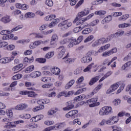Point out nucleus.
<instances>
[{
	"mask_svg": "<svg viewBox=\"0 0 131 131\" xmlns=\"http://www.w3.org/2000/svg\"><path fill=\"white\" fill-rule=\"evenodd\" d=\"M124 86H125V84L123 82H118L115 83L111 85L110 88L107 90L106 94V95H110V94H112V93L115 92V91H116V90L119 88L116 92V95H118L123 91Z\"/></svg>",
	"mask_w": 131,
	"mask_h": 131,
	"instance_id": "nucleus-1",
	"label": "nucleus"
},
{
	"mask_svg": "<svg viewBox=\"0 0 131 131\" xmlns=\"http://www.w3.org/2000/svg\"><path fill=\"white\" fill-rule=\"evenodd\" d=\"M95 15L94 13H91L89 14L88 16H87L85 17L84 18H79L78 17H76V18L74 19V20L73 21V23L74 24H76V25H80V24H82V23H83L84 22H86L88 20H90V19H92L93 17H94V15Z\"/></svg>",
	"mask_w": 131,
	"mask_h": 131,
	"instance_id": "nucleus-2",
	"label": "nucleus"
},
{
	"mask_svg": "<svg viewBox=\"0 0 131 131\" xmlns=\"http://www.w3.org/2000/svg\"><path fill=\"white\" fill-rule=\"evenodd\" d=\"M112 112V107L110 106H105L100 109L98 114L100 116H105V115H109Z\"/></svg>",
	"mask_w": 131,
	"mask_h": 131,
	"instance_id": "nucleus-3",
	"label": "nucleus"
},
{
	"mask_svg": "<svg viewBox=\"0 0 131 131\" xmlns=\"http://www.w3.org/2000/svg\"><path fill=\"white\" fill-rule=\"evenodd\" d=\"M71 26H72V23L69 20H63L58 24L59 28L62 30H66Z\"/></svg>",
	"mask_w": 131,
	"mask_h": 131,
	"instance_id": "nucleus-4",
	"label": "nucleus"
},
{
	"mask_svg": "<svg viewBox=\"0 0 131 131\" xmlns=\"http://www.w3.org/2000/svg\"><path fill=\"white\" fill-rule=\"evenodd\" d=\"M98 101V98H93L86 101L85 104L89 106L90 108L96 107L100 105V102Z\"/></svg>",
	"mask_w": 131,
	"mask_h": 131,
	"instance_id": "nucleus-5",
	"label": "nucleus"
},
{
	"mask_svg": "<svg viewBox=\"0 0 131 131\" xmlns=\"http://www.w3.org/2000/svg\"><path fill=\"white\" fill-rule=\"evenodd\" d=\"M9 118H5L3 119V122L5 123L4 126V128H15L17 126L16 124H14L13 122H9Z\"/></svg>",
	"mask_w": 131,
	"mask_h": 131,
	"instance_id": "nucleus-6",
	"label": "nucleus"
},
{
	"mask_svg": "<svg viewBox=\"0 0 131 131\" xmlns=\"http://www.w3.org/2000/svg\"><path fill=\"white\" fill-rule=\"evenodd\" d=\"M119 120V118L117 116H113L106 121V124L108 125H113L117 123Z\"/></svg>",
	"mask_w": 131,
	"mask_h": 131,
	"instance_id": "nucleus-7",
	"label": "nucleus"
},
{
	"mask_svg": "<svg viewBox=\"0 0 131 131\" xmlns=\"http://www.w3.org/2000/svg\"><path fill=\"white\" fill-rule=\"evenodd\" d=\"M99 67H100V66L98 65V64H95V63L92 62L83 70V72H89L92 68H96V69L94 70V72H96L99 69Z\"/></svg>",
	"mask_w": 131,
	"mask_h": 131,
	"instance_id": "nucleus-8",
	"label": "nucleus"
},
{
	"mask_svg": "<svg viewBox=\"0 0 131 131\" xmlns=\"http://www.w3.org/2000/svg\"><path fill=\"white\" fill-rule=\"evenodd\" d=\"M58 40H59L58 35L57 34H53L51 36L50 45L52 47H56Z\"/></svg>",
	"mask_w": 131,
	"mask_h": 131,
	"instance_id": "nucleus-9",
	"label": "nucleus"
},
{
	"mask_svg": "<svg viewBox=\"0 0 131 131\" xmlns=\"http://www.w3.org/2000/svg\"><path fill=\"white\" fill-rule=\"evenodd\" d=\"M20 95H28V97L31 98H35L37 96V94L34 93L33 91H22L19 92Z\"/></svg>",
	"mask_w": 131,
	"mask_h": 131,
	"instance_id": "nucleus-10",
	"label": "nucleus"
},
{
	"mask_svg": "<svg viewBox=\"0 0 131 131\" xmlns=\"http://www.w3.org/2000/svg\"><path fill=\"white\" fill-rule=\"evenodd\" d=\"M117 52V48L115 47L108 51L103 52L102 56V57H109V56H111V55H113V54H116Z\"/></svg>",
	"mask_w": 131,
	"mask_h": 131,
	"instance_id": "nucleus-11",
	"label": "nucleus"
},
{
	"mask_svg": "<svg viewBox=\"0 0 131 131\" xmlns=\"http://www.w3.org/2000/svg\"><path fill=\"white\" fill-rule=\"evenodd\" d=\"M18 38L19 37H18V36H15L13 34H7L2 37L3 40H9V39H12V40H18Z\"/></svg>",
	"mask_w": 131,
	"mask_h": 131,
	"instance_id": "nucleus-12",
	"label": "nucleus"
},
{
	"mask_svg": "<svg viewBox=\"0 0 131 131\" xmlns=\"http://www.w3.org/2000/svg\"><path fill=\"white\" fill-rule=\"evenodd\" d=\"M58 50V55L57 57L59 59H61V58H63L64 55H65V53L66 52V49L64 46H60L59 48H57Z\"/></svg>",
	"mask_w": 131,
	"mask_h": 131,
	"instance_id": "nucleus-13",
	"label": "nucleus"
},
{
	"mask_svg": "<svg viewBox=\"0 0 131 131\" xmlns=\"http://www.w3.org/2000/svg\"><path fill=\"white\" fill-rule=\"evenodd\" d=\"M77 113H78V111L77 110L70 111L66 114V118H75V116Z\"/></svg>",
	"mask_w": 131,
	"mask_h": 131,
	"instance_id": "nucleus-14",
	"label": "nucleus"
},
{
	"mask_svg": "<svg viewBox=\"0 0 131 131\" xmlns=\"http://www.w3.org/2000/svg\"><path fill=\"white\" fill-rule=\"evenodd\" d=\"M103 43H106L105 42V38H101L96 40L93 43L92 47L93 48H95V47H99V46H101V45H103Z\"/></svg>",
	"mask_w": 131,
	"mask_h": 131,
	"instance_id": "nucleus-15",
	"label": "nucleus"
},
{
	"mask_svg": "<svg viewBox=\"0 0 131 131\" xmlns=\"http://www.w3.org/2000/svg\"><path fill=\"white\" fill-rule=\"evenodd\" d=\"M42 43V40H36L33 42H31L29 45V48L31 49V50H32L33 49H35L37 47H38V46H40Z\"/></svg>",
	"mask_w": 131,
	"mask_h": 131,
	"instance_id": "nucleus-16",
	"label": "nucleus"
},
{
	"mask_svg": "<svg viewBox=\"0 0 131 131\" xmlns=\"http://www.w3.org/2000/svg\"><path fill=\"white\" fill-rule=\"evenodd\" d=\"M27 108H28V104L25 103L17 104L16 106H15V110H18V111L25 110V109H27Z\"/></svg>",
	"mask_w": 131,
	"mask_h": 131,
	"instance_id": "nucleus-17",
	"label": "nucleus"
},
{
	"mask_svg": "<svg viewBox=\"0 0 131 131\" xmlns=\"http://www.w3.org/2000/svg\"><path fill=\"white\" fill-rule=\"evenodd\" d=\"M92 61H93V58L91 56H90L88 53L86 54V56L81 58V63H90V62H92Z\"/></svg>",
	"mask_w": 131,
	"mask_h": 131,
	"instance_id": "nucleus-18",
	"label": "nucleus"
},
{
	"mask_svg": "<svg viewBox=\"0 0 131 131\" xmlns=\"http://www.w3.org/2000/svg\"><path fill=\"white\" fill-rule=\"evenodd\" d=\"M69 44L68 45V48L70 49L73 48L74 46H76L78 45L76 41V38L74 37H71L70 39H69Z\"/></svg>",
	"mask_w": 131,
	"mask_h": 131,
	"instance_id": "nucleus-19",
	"label": "nucleus"
},
{
	"mask_svg": "<svg viewBox=\"0 0 131 131\" xmlns=\"http://www.w3.org/2000/svg\"><path fill=\"white\" fill-rule=\"evenodd\" d=\"M63 60L67 64H71V63H73V62L75 61V58H69V53H68L67 55L63 58Z\"/></svg>",
	"mask_w": 131,
	"mask_h": 131,
	"instance_id": "nucleus-20",
	"label": "nucleus"
},
{
	"mask_svg": "<svg viewBox=\"0 0 131 131\" xmlns=\"http://www.w3.org/2000/svg\"><path fill=\"white\" fill-rule=\"evenodd\" d=\"M50 71L51 73L54 74V75H60L61 73V70L57 67H53L51 68Z\"/></svg>",
	"mask_w": 131,
	"mask_h": 131,
	"instance_id": "nucleus-21",
	"label": "nucleus"
},
{
	"mask_svg": "<svg viewBox=\"0 0 131 131\" xmlns=\"http://www.w3.org/2000/svg\"><path fill=\"white\" fill-rule=\"evenodd\" d=\"M0 21L4 24H7V23L11 22V21H12V19H11V16L9 15H5L0 19Z\"/></svg>",
	"mask_w": 131,
	"mask_h": 131,
	"instance_id": "nucleus-22",
	"label": "nucleus"
},
{
	"mask_svg": "<svg viewBox=\"0 0 131 131\" xmlns=\"http://www.w3.org/2000/svg\"><path fill=\"white\" fill-rule=\"evenodd\" d=\"M84 99L86 100L89 99V96H86L84 94L80 95L75 97L74 99V101H75V102H78V101H82V100H84Z\"/></svg>",
	"mask_w": 131,
	"mask_h": 131,
	"instance_id": "nucleus-23",
	"label": "nucleus"
},
{
	"mask_svg": "<svg viewBox=\"0 0 131 131\" xmlns=\"http://www.w3.org/2000/svg\"><path fill=\"white\" fill-rule=\"evenodd\" d=\"M67 105H68L67 107L63 108V111H68L74 108V104L72 103V101H68Z\"/></svg>",
	"mask_w": 131,
	"mask_h": 131,
	"instance_id": "nucleus-24",
	"label": "nucleus"
},
{
	"mask_svg": "<svg viewBox=\"0 0 131 131\" xmlns=\"http://www.w3.org/2000/svg\"><path fill=\"white\" fill-rule=\"evenodd\" d=\"M29 36L34 38H43V35L39 33L32 32L29 34Z\"/></svg>",
	"mask_w": 131,
	"mask_h": 131,
	"instance_id": "nucleus-25",
	"label": "nucleus"
},
{
	"mask_svg": "<svg viewBox=\"0 0 131 131\" xmlns=\"http://www.w3.org/2000/svg\"><path fill=\"white\" fill-rule=\"evenodd\" d=\"M43 118V115H36L34 117H33L30 120H32V122H37V121H39V120H41Z\"/></svg>",
	"mask_w": 131,
	"mask_h": 131,
	"instance_id": "nucleus-26",
	"label": "nucleus"
},
{
	"mask_svg": "<svg viewBox=\"0 0 131 131\" xmlns=\"http://www.w3.org/2000/svg\"><path fill=\"white\" fill-rule=\"evenodd\" d=\"M31 78H36L41 76V72L39 71H34L30 74Z\"/></svg>",
	"mask_w": 131,
	"mask_h": 131,
	"instance_id": "nucleus-27",
	"label": "nucleus"
},
{
	"mask_svg": "<svg viewBox=\"0 0 131 131\" xmlns=\"http://www.w3.org/2000/svg\"><path fill=\"white\" fill-rule=\"evenodd\" d=\"M10 62H12L10 57H3L0 59L1 64H9Z\"/></svg>",
	"mask_w": 131,
	"mask_h": 131,
	"instance_id": "nucleus-28",
	"label": "nucleus"
},
{
	"mask_svg": "<svg viewBox=\"0 0 131 131\" xmlns=\"http://www.w3.org/2000/svg\"><path fill=\"white\" fill-rule=\"evenodd\" d=\"M66 124L65 123H58L56 124L55 125H53V127H54V130H57V129H61V128H62V127H64L65 126Z\"/></svg>",
	"mask_w": 131,
	"mask_h": 131,
	"instance_id": "nucleus-29",
	"label": "nucleus"
},
{
	"mask_svg": "<svg viewBox=\"0 0 131 131\" xmlns=\"http://www.w3.org/2000/svg\"><path fill=\"white\" fill-rule=\"evenodd\" d=\"M23 67V64L20 63L19 64H18L17 66H14L13 68H12V71L14 73H17V72H19V70L21 69Z\"/></svg>",
	"mask_w": 131,
	"mask_h": 131,
	"instance_id": "nucleus-30",
	"label": "nucleus"
},
{
	"mask_svg": "<svg viewBox=\"0 0 131 131\" xmlns=\"http://www.w3.org/2000/svg\"><path fill=\"white\" fill-rule=\"evenodd\" d=\"M112 73H113V72L110 71H108L100 80H99V82H102L103 80H105L106 78L109 77Z\"/></svg>",
	"mask_w": 131,
	"mask_h": 131,
	"instance_id": "nucleus-31",
	"label": "nucleus"
},
{
	"mask_svg": "<svg viewBox=\"0 0 131 131\" xmlns=\"http://www.w3.org/2000/svg\"><path fill=\"white\" fill-rule=\"evenodd\" d=\"M45 109V105H38L32 109L33 112H37L38 111H40L41 110H43Z\"/></svg>",
	"mask_w": 131,
	"mask_h": 131,
	"instance_id": "nucleus-32",
	"label": "nucleus"
},
{
	"mask_svg": "<svg viewBox=\"0 0 131 131\" xmlns=\"http://www.w3.org/2000/svg\"><path fill=\"white\" fill-rule=\"evenodd\" d=\"M99 79H100V76H97L92 78L89 82L90 85H93V84L96 83V82H97Z\"/></svg>",
	"mask_w": 131,
	"mask_h": 131,
	"instance_id": "nucleus-33",
	"label": "nucleus"
},
{
	"mask_svg": "<svg viewBox=\"0 0 131 131\" xmlns=\"http://www.w3.org/2000/svg\"><path fill=\"white\" fill-rule=\"evenodd\" d=\"M112 20V16L108 15L107 16L105 17L102 21V24H106V23H109L110 21Z\"/></svg>",
	"mask_w": 131,
	"mask_h": 131,
	"instance_id": "nucleus-34",
	"label": "nucleus"
},
{
	"mask_svg": "<svg viewBox=\"0 0 131 131\" xmlns=\"http://www.w3.org/2000/svg\"><path fill=\"white\" fill-rule=\"evenodd\" d=\"M45 96L46 97H48V98H55V97H56V96H57V93H56V92L53 91L52 92H51V93H49V92H46L45 93Z\"/></svg>",
	"mask_w": 131,
	"mask_h": 131,
	"instance_id": "nucleus-35",
	"label": "nucleus"
},
{
	"mask_svg": "<svg viewBox=\"0 0 131 131\" xmlns=\"http://www.w3.org/2000/svg\"><path fill=\"white\" fill-rule=\"evenodd\" d=\"M19 118L21 119H30L31 118V115L30 114H25L19 116Z\"/></svg>",
	"mask_w": 131,
	"mask_h": 131,
	"instance_id": "nucleus-36",
	"label": "nucleus"
},
{
	"mask_svg": "<svg viewBox=\"0 0 131 131\" xmlns=\"http://www.w3.org/2000/svg\"><path fill=\"white\" fill-rule=\"evenodd\" d=\"M74 82H75V80H71L68 83H67L65 85V89L66 90H68L71 88L74 84Z\"/></svg>",
	"mask_w": 131,
	"mask_h": 131,
	"instance_id": "nucleus-37",
	"label": "nucleus"
},
{
	"mask_svg": "<svg viewBox=\"0 0 131 131\" xmlns=\"http://www.w3.org/2000/svg\"><path fill=\"white\" fill-rule=\"evenodd\" d=\"M129 18V14H125L120 17L118 18V20L119 21H126V20H127Z\"/></svg>",
	"mask_w": 131,
	"mask_h": 131,
	"instance_id": "nucleus-38",
	"label": "nucleus"
},
{
	"mask_svg": "<svg viewBox=\"0 0 131 131\" xmlns=\"http://www.w3.org/2000/svg\"><path fill=\"white\" fill-rule=\"evenodd\" d=\"M93 31V28H86L82 31V34L86 35V34H90L91 32Z\"/></svg>",
	"mask_w": 131,
	"mask_h": 131,
	"instance_id": "nucleus-39",
	"label": "nucleus"
},
{
	"mask_svg": "<svg viewBox=\"0 0 131 131\" xmlns=\"http://www.w3.org/2000/svg\"><path fill=\"white\" fill-rule=\"evenodd\" d=\"M35 67L34 65H31L27 68H26L25 70L26 73H30V72H32L33 70H34Z\"/></svg>",
	"mask_w": 131,
	"mask_h": 131,
	"instance_id": "nucleus-40",
	"label": "nucleus"
},
{
	"mask_svg": "<svg viewBox=\"0 0 131 131\" xmlns=\"http://www.w3.org/2000/svg\"><path fill=\"white\" fill-rule=\"evenodd\" d=\"M18 55H19V51H12L11 52V56L9 58H10L11 61H13V60H14V59H15V58L17 57V56H18Z\"/></svg>",
	"mask_w": 131,
	"mask_h": 131,
	"instance_id": "nucleus-41",
	"label": "nucleus"
},
{
	"mask_svg": "<svg viewBox=\"0 0 131 131\" xmlns=\"http://www.w3.org/2000/svg\"><path fill=\"white\" fill-rule=\"evenodd\" d=\"M56 18V15L55 14H51L48 15L47 16L45 17V21H52L53 19Z\"/></svg>",
	"mask_w": 131,
	"mask_h": 131,
	"instance_id": "nucleus-42",
	"label": "nucleus"
},
{
	"mask_svg": "<svg viewBox=\"0 0 131 131\" xmlns=\"http://www.w3.org/2000/svg\"><path fill=\"white\" fill-rule=\"evenodd\" d=\"M131 24L129 23H123L118 25L119 28H127V27H130Z\"/></svg>",
	"mask_w": 131,
	"mask_h": 131,
	"instance_id": "nucleus-43",
	"label": "nucleus"
},
{
	"mask_svg": "<svg viewBox=\"0 0 131 131\" xmlns=\"http://www.w3.org/2000/svg\"><path fill=\"white\" fill-rule=\"evenodd\" d=\"M5 112L7 116H8L9 118H13V111L12 110V109L8 108L6 110Z\"/></svg>",
	"mask_w": 131,
	"mask_h": 131,
	"instance_id": "nucleus-44",
	"label": "nucleus"
},
{
	"mask_svg": "<svg viewBox=\"0 0 131 131\" xmlns=\"http://www.w3.org/2000/svg\"><path fill=\"white\" fill-rule=\"evenodd\" d=\"M26 127L27 128L30 129H33V128H36L37 127V125L35 123H30V124H27L26 125Z\"/></svg>",
	"mask_w": 131,
	"mask_h": 131,
	"instance_id": "nucleus-45",
	"label": "nucleus"
},
{
	"mask_svg": "<svg viewBox=\"0 0 131 131\" xmlns=\"http://www.w3.org/2000/svg\"><path fill=\"white\" fill-rule=\"evenodd\" d=\"M25 17L26 18H34L35 17V14L32 12H28L25 14Z\"/></svg>",
	"mask_w": 131,
	"mask_h": 131,
	"instance_id": "nucleus-46",
	"label": "nucleus"
},
{
	"mask_svg": "<svg viewBox=\"0 0 131 131\" xmlns=\"http://www.w3.org/2000/svg\"><path fill=\"white\" fill-rule=\"evenodd\" d=\"M99 53H100L99 52V50L98 51L92 50L88 52L87 53L88 54L89 56L91 57L92 55H93V56H98V55H99Z\"/></svg>",
	"mask_w": 131,
	"mask_h": 131,
	"instance_id": "nucleus-47",
	"label": "nucleus"
},
{
	"mask_svg": "<svg viewBox=\"0 0 131 131\" xmlns=\"http://www.w3.org/2000/svg\"><path fill=\"white\" fill-rule=\"evenodd\" d=\"M23 75L21 74H17L16 75H15L12 77V80H17V79H21L22 78V77Z\"/></svg>",
	"mask_w": 131,
	"mask_h": 131,
	"instance_id": "nucleus-48",
	"label": "nucleus"
},
{
	"mask_svg": "<svg viewBox=\"0 0 131 131\" xmlns=\"http://www.w3.org/2000/svg\"><path fill=\"white\" fill-rule=\"evenodd\" d=\"M23 28V26H17V27L13 28L10 31L11 33L12 32H15V31H18V30H20V29H22Z\"/></svg>",
	"mask_w": 131,
	"mask_h": 131,
	"instance_id": "nucleus-49",
	"label": "nucleus"
},
{
	"mask_svg": "<svg viewBox=\"0 0 131 131\" xmlns=\"http://www.w3.org/2000/svg\"><path fill=\"white\" fill-rule=\"evenodd\" d=\"M95 15H98V16H103L106 14V11L104 10H99L95 12Z\"/></svg>",
	"mask_w": 131,
	"mask_h": 131,
	"instance_id": "nucleus-50",
	"label": "nucleus"
},
{
	"mask_svg": "<svg viewBox=\"0 0 131 131\" xmlns=\"http://www.w3.org/2000/svg\"><path fill=\"white\" fill-rule=\"evenodd\" d=\"M54 55H55V52L54 51H51L50 52H48L45 56V58H47V59H51Z\"/></svg>",
	"mask_w": 131,
	"mask_h": 131,
	"instance_id": "nucleus-51",
	"label": "nucleus"
},
{
	"mask_svg": "<svg viewBox=\"0 0 131 131\" xmlns=\"http://www.w3.org/2000/svg\"><path fill=\"white\" fill-rule=\"evenodd\" d=\"M114 37H115V34L109 35L105 39V43H106V42H108L110 41V40H112V39H113V38H114Z\"/></svg>",
	"mask_w": 131,
	"mask_h": 131,
	"instance_id": "nucleus-52",
	"label": "nucleus"
},
{
	"mask_svg": "<svg viewBox=\"0 0 131 131\" xmlns=\"http://www.w3.org/2000/svg\"><path fill=\"white\" fill-rule=\"evenodd\" d=\"M0 34H1V35H8V34H11V31L10 30H2L1 32H0Z\"/></svg>",
	"mask_w": 131,
	"mask_h": 131,
	"instance_id": "nucleus-53",
	"label": "nucleus"
},
{
	"mask_svg": "<svg viewBox=\"0 0 131 131\" xmlns=\"http://www.w3.org/2000/svg\"><path fill=\"white\" fill-rule=\"evenodd\" d=\"M115 37H118L119 36H122L124 34V31H119L115 33Z\"/></svg>",
	"mask_w": 131,
	"mask_h": 131,
	"instance_id": "nucleus-54",
	"label": "nucleus"
},
{
	"mask_svg": "<svg viewBox=\"0 0 131 131\" xmlns=\"http://www.w3.org/2000/svg\"><path fill=\"white\" fill-rule=\"evenodd\" d=\"M123 100L127 101V103H128V104H131V97H129V96L124 95L123 96Z\"/></svg>",
	"mask_w": 131,
	"mask_h": 131,
	"instance_id": "nucleus-55",
	"label": "nucleus"
},
{
	"mask_svg": "<svg viewBox=\"0 0 131 131\" xmlns=\"http://www.w3.org/2000/svg\"><path fill=\"white\" fill-rule=\"evenodd\" d=\"M93 39H94V35H91L85 38V40H84V42L85 43L89 42V41H91Z\"/></svg>",
	"mask_w": 131,
	"mask_h": 131,
	"instance_id": "nucleus-56",
	"label": "nucleus"
},
{
	"mask_svg": "<svg viewBox=\"0 0 131 131\" xmlns=\"http://www.w3.org/2000/svg\"><path fill=\"white\" fill-rule=\"evenodd\" d=\"M45 4L48 7H53L54 6V2L52 0H46Z\"/></svg>",
	"mask_w": 131,
	"mask_h": 131,
	"instance_id": "nucleus-57",
	"label": "nucleus"
},
{
	"mask_svg": "<svg viewBox=\"0 0 131 131\" xmlns=\"http://www.w3.org/2000/svg\"><path fill=\"white\" fill-rule=\"evenodd\" d=\"M41 81L43 82H50L51 81V77H43L41 78Z\"/></svg>",
	"mask_w": 131,
	"mask_h": 131,
	"instance_id": "nucleus-58",
	"label": "nucleus"
},
{
	"mask_svg": "<svg viewBox=\"0 0 131 131\" xmlns=\"http://www.w3.org/2000/svg\"><path fill=\"white\" fill-rule=\"evenodd\" d=\"M99 22H100V20L99 19H95L90 23V26H96V25H98L99 24Z\"/></svg>",
	"mask_w": 131,
	"mask_h": 131,
	"instance_id": "nucleus-59",
	"label": "nucleus"
},
{
	"mask_svg": "<svg viewBox=\"0 0 131 131\" xmlns=\"http://www.w3.org/2000/svg\"><path fill=\"white\" fill-rule=\"evenodd\" d=\"M121 101L119 99H115L113 101V103L114 105V106H118L119 104H120V102Z\"/></svg>",
	"mask_w": 131,
	"mask_h": 131,
	"instance_id": "nucleus-60",
	"label": "nucleus"
},
{
	"mask_svg": "<svg viewBox=\"0 0 131 131\" xmlns=\"http://www.w3.org/2000/svg\"><path fill=\"white\" fill-rule=\"evenodd\" d=\"M6 49L8 51H13V50H15V45L11 44L7 46Z\"/></svg>",
	"mask_w": 131,
	"mask_h": 131,
	"instance_id": "nucleus-61",
	"label": "nucleus"
},
{
	"mask_svg": "<svg viewBox=\"0 0 131 131\" xmlns=\"http://www.w3.org/2000/svg\"><path fill=\"white\" fill-rule=\"evenodd\" d=\"M45 124L46 125H53V124H55V122L54 121H51V120H47L44 122Z\"/></svg>",
	"mask_w": 131,
	"mask_h": 131,
	"instance_id": "nucleus-62",
	"label": "nucleus"
},
{
	"mask_svg": "<svg viewBox=\"0 0 131 131\" xmlns=\"http://www.w3.org/2000/svg\"><path fill=\"white\" fill-rule=\"evenodd\" d=\"M36 61L38 63H46V58H36Z\"/></svg>",
	"mask_w": 131,
	"mask_h": 131,
	"instance_id": "nucleus-63",
	"label": "nucleus"
},
{
	"mask_svg": "<svg viewBox=\"0 0 131 131\" xmlns=\"http://www.w3.org/2000/svg\"><path fill=\"white\" fill-rule=\"evenodd\" d=\"M113 17H120V16H122V12H117L113 13Z\"/></svg>",
	"mask_w": 131,
	"mask_h": 131,
	"instance_id": "nucleus-64",
	"label": "nucleus"
}]
</instances>
